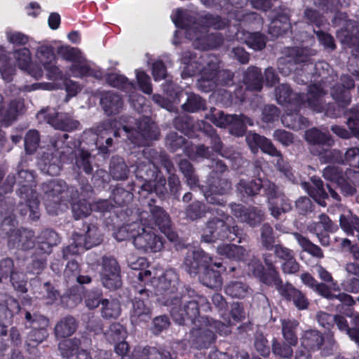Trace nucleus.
<instances>
[{
  "label": "nucleus",
  "mask_w": 359,
  "mask_h": 359,
  "mask_svg": "<svg viewBox=\"0 0 359 359\" xmlns=\"http://www.w3.org/2000/svg\"><path fill=\"white\" fill-rule=\"evenodd\" d=\"M181 62L184 65L182 78L201 74L197 87L203 92L208 93L218 86H231L233 83L234 74L227 69H220V61L215 55H204L198 57L196 53L186 50L182 53Z\"/></svg>",
  "instance_id": "obj_1"
},
{
  "label": "nucleus",
  "mask_w": 359,
  "mask_h": 359,
  "mask_svg": "<svg viewBox=\"0 0 359 359\" xmlns=\"http://www.w3.org/2000/svg\"><path fill=\"white\" fill-rule=\"evenodd\" d=\"M67 134L55 135L50 137L48 150L41 158L40 166L47 174L54 176L59 175L62 165L68 161L74 160V164L78 170H82L90 175L93 172L92 156L86 150L73 149L66 144Z\"/></svg>",
  "instance_id": "obj_2"
},
{
  "label": "nucleus",
  "mask_w": 359,
  "mask_h": 359,
  "mask_svg": "<svg viewBox=\"0 0 359 359\" xmlns=\"http://www.w3.org/2000/svg\"><path fill=\"white\" fill-rule=\"evenodd\" d=\"M326 81H320L311 84L309 86L306 97L302 93H294L287 84H282L276 88V98L278 104L284 106L286 109L291 107L301 109L306 104L309 107L317 112L325 111L326 115L335 117L336 113L331 111L330 105L325 101V96L327 95Z\"/></svg>",
  "instance_id": "obj_3"
},
{
  "label": "nucleus",
  "mask_w": 359,
  "mask_h": 359,
  "mask_svg": "<svg viewBox=\"0 0 359 359\" xmlns=\"http://www.w3.org/2000/svg\"><path fill=\"white\" fill-rule=\"evenodd\" d=\"M164 304L170 308L171 316L179 325H185L189 322L195 323L199 317L200 308L204 311L210 309V302L205 297L185 287L182 288L180 294L168 298Z\"/></svg>",
  "instance_id": "obj_4"
},
{
  "label": "nucleus",
  "mask_w": 359,
  "mask_h": 359,
  "mask_svg": "<svg viewBox=\"0 0 359 359\" xmlns=\"http://www.w3.org/2000/svg\"><path fill=\"white\" fill-rule=\"evenodd\" d=\"M44 204L50 215H57L67 208L69 201L79 196L77 189L62 180H53L41 186Z\"/></svg>",
  "instance_id": "obj_5"
},
{
  "label": "nucleus",
  "mask_w": 359,
  "mask_h": 359,
  "mask_svg": "<svg viewBox=\"0 0 359 359\" xmlns=\"http://www.w3.org/2000/svg\"><path fill=\"white\" fill-rule=\"evenodd\" d=\"M219 217L210 218L202 229L201 241L205 243H214L218 240L233 241L239 238L241 242V231L234 224L233 219L222 210H217Z\"/></svg>",
  "instance_id": "obj_6"
},
{
  "label": "nucleus",
  "mask_w": 359,
  "mask_h": 359,
  "mask_svg": "<svg viewBox=\"0 0 359 359\" xmlns=\"http://www.w3.org/2000/svg\"><path fill=\"white\" fill-rule=\"evenodd\" d=\"M138 280L148 284L150 283L156 289L158 295H162V302L175 294H180L177 292L179 276L173 269H168L165 272L161 269L152 268L151 269L140 271Z\"/></svg>",
  "instance_id": "obj_7"
},
{
  "label": "nucleus",
  "mask_w": 359,
  "mask_h": 359,
  "mask_svg": "<svg viewBox=\"0 0 359 359\" xmlns=\"http://www.w3.org/2000/svg\"><path fill=\"white\" fill-rule=\"evenodd\" d=\"M299 63H304V65L301 70L302 74L298 72L297 74L296 80L299 83H308L309 72H311L313 69L318 70L320 68L325 69L328 67V64L325 62H319L313 65V62H310L306 49L294 47L288 48L286 57L279 62V72L284 75H287L293 70V65Z\"/></svg>",
  "instance_id": "obj_8"
},
{
  "label": "nucleus",
  "mask_w": 359,
  "mask_h": 359,
  "mask_svg": "<svg viewBox=\"0 0 359 359\" xmlns=\"http://www.w3.org/2000/svg\"><path fill=\"white\" fill-rule=\"evenodd\" d=\"M172 21L176 27L186 29V37L190 40H194V46L197 48L202 50L212 49L220 46L222 43L220 34H210L202 36L195 23L191 26L189 25V23L192 22L191 18L180 9L177 11Z\"/></svg>",
  "instance_id": "obj_9"
},
{
  "label": "nucleus",
  "mask_w": 359,
  "mask_h": 359,
  "mask_svg": "<svg viewBox=\"0 0 359 359\" xmlns=\"http://www.w3.org/2000/svg\"><path fill=\"white\" fill-rule=\"evenodd\" d=\"M203 323L200 327L193 328L190 332L189 342L196 349L208 348L215 340V333L227 334L229 332V326L231 325L230 320H225V322L222 323L205 318Z\"/></svg>",
  "instance_id": "obj_10"
},
{
  "label": "nucleus",
  "mask_w": 359,
  "mask_h": 359,
  "mask_svg": "<svg viewBox=\"0 0 359 359\" xmlns=\"http://www.w3.org/2000/svg\"><path fill=\"white\" fill-rule=\"evenodd\" d=\"M246 142L251 151L256 153L260 149L264 153L277 158L276 167L285 177L292 182L296 181L289 163L284 161L282 154L273 145L272 142L256 133L249 132L246 135Z\"/></svg>",
  "instance_id": "obj_11"
},
{
  "label": "nucleus",
  "mask_w": 359,
  "mask_h": 359,
  "mask_svg": "<svg viewBox=\"0 0 359 359\" xmlns=\"http://www.w3.org/2000/svg\"><path fill=\"white\" fill-rule=\"evenodd\" d=\"M144 213H140L137 232L133 243L135 248L142 253H156L164 248L165 239L156 234L149 226L151 224L145 218Z\"/></svg>",
  "instance_id": "obj_12"
},
{
  "label": "nucleus",
  "mask_w": 359,
  "mask_h": 359,
  "mask_svg": "<svg viewBox=\"0 0 359 359\" xmlns=\"http://www.w3.org/2000/svg\"><path fill=\"white\" fill-rule=\"evenodd\" d=\"M305 138L309 144H312L311 148L312 154L318 156L325 163L336 160V156L339 151L331 149L334 140L330 135L313 128L306 132Z\"/></svg>",
  "instance_id": "obj_13"
},
{
  "label": "nucleus",
  "mask_w": 359,
  "mask_h": 359,
  "mask_svg": "<svg viewBox=\"0 0 359 359\" xmlns=\"http://www.w3.org/2000/svg\"><path fill=\"white\" fill-rule=\"evenodd\" d=\"M136 127L132 128L128 126H123L128 139L135 145L138 147L147 146L150 141L158 138L160 131L157 126L148 118L137 121Z\"/></svg>",
  "instance_id": "obj_14"
},
{
  "label": "nucleus",
  "mask_w": 359,
  "mask_h": 359,
  "mask_svg": "<svg viewBox=\"0 0 359 359\" xmlns=\"http://www.w3.org/2000/svg\"><path fill=\"white\" fill-rule=\"evenodd\" d=\"M232 189L231 181L223 176L209 175L207 186L201 190L210 204L224 206L226 201L221 196L229 194Z\"/></svg>",
  "instance_id": "obj_15"
},
{
  "label": "nucleus",
  "mask_w": 359,
  "mask_h": 359,
  "mask_svg": "<svg viewBox=\"0 0 359 359\" xmlns=\"http://www.w3.org/2000/svg\"><path fill=\"white\" fill-rule=\"evenodd\" d=\"M36 118L41 123H47L55 128L64 131L77 130L80 126V123L69 114L59 113L50 107L40 110L36 114Z\"/></svg>",
  "instance_id": "obj_16"
},
{
  "label": "nucleus",
  "mask_w": 359,
  "mask_h": 359,
  "mask_svg": "<svg viewBox=\"0 0 359 359\" xmlns=\"http://www.w3.org/2000/svg\"><path fill=\"white\" fill-rule=\"evenodd\" d=\"M101 280L104 287L116 290L121 286V268L117 260L111 255L102 258Z\"/></svg>",
  "instance_id": "obj_17"
},
{
  "label": "nucleus",
  "mask_w": 359,
  "mask_h": 359,
  "mask_svg": "<svg viewBox=\"0 0 359 359\" xmlns=\"http://www.w3.org/2000/svg\"><path fill=\"white\" fill-rule=\"evenodd\" d=\"M149 205L151 218L149 219L145 217V215H147V212H142L144 213V218L151 224L149 227L153 229L154 226H158L168 240L170 241H176L178 238V236L177 233L172 230L169 215L160 206L152 205L150 203Z\"/></svg>",
  "instance_id": "obj_18"
},
{
  "label": "nucleus",
  "mask_w": 359,
  "mask_h": 359,
  "mask_svg": "<svg viewBox=\"0 0 359 359\" xmlns=\"http://www.w3.org/2000/svg\"><path fill=\"white\" fill-rule=\"evenodd\" d=\"M135 290L138 296L133 299L130 318L133 323H138L151 318V311L149 305L150 292L142 286H135Z\"/></svg>",
  "instance_id": "obj_19"
},
{
  "label": "nucleus",
  "mask_w": 359,
  "mask_h": 359,
  "mask_svg": "<svg viewBox=\"0 0 359 359\" xmlns=\"http://www.w3.org/2000/svg\"><path fill=\"white\" fill-rule=\"evenodd\" d=\"M249 269L253 275L259 278L260 282L269 286H274L279 294L284 289L285 284H283L277 269H267L265 270L259 261L250 264Z\"/></svg>",
  "instance_id": "obj_20"
},
{
  "label": "nucleus",
  "mask_w": 359,
  "mask_h": 359,
  "mask_svg": "<svg viewBox=\"0 0 359 359\" xmlns=\"http://www.w3.org/2000/svg\"><path fill=\"white\" fill-rule=\"evenodd\" d=\"M212 263V257L201 249L187 252L183 268L190 276H196L201 269H205Z\"/></svg>",
  "instance_id": "obj_21"
},
{
  "label": "nucleus",
  "mask_w": 359,
  "mask_h": 359,
  "mask_svg": "<svg viewBox=\"0 0 359 359\" xmlns=\"http://www.w3.org/2000/svg\"><path fill=\"white\" fill-rule=\"evenodd\" d=\"M231 213L242 222H245L251 226L259 224L264 217V212L256 207L245 208L241 204H230Z\"/></svg>",
  "instance_id": "obj_22"
},
{
  "label": "nucleus",
  "mask_w": 359,
  "mask_h": 359,
  "mask_svg": "<svg viewBox=\"0 0 359 359\" xmlns=\"http://www.w3.org/2000/svg\"><path fill=\"white\" fill-rule=\"evenodd\" d=\"M20 197L25 201V209L21 208L20 213L24 215L29 212L32 220H38L40 217L39 201L38 194L31 187L22 184L18 190Z\"/></svg>",
  "instance_id": "obj_23"
},
{
  "label": "nucleus",
  "mask_w": 359,
  "mask_h": 359,
  "mask_svg": "<svg viewBox=\"0 0 359 359\" xmlns=\"http://www.w3.org/2000/svg\"><path fill=\"white\" fill-rule=\"evenodd\" d=\"M340 81V84H336L332 87L330 94L339 106L346 107L351 102L349 90L354 88L355 82L352 77L347 74L342 75Z\"/></svg>",
  "instance_id": "obj_24"
},
{
  "label": "nucleus",
  "mask_w": 359,
  "mask_h": 359,
  "mask_svg": "<svg viewBox=\"0 0 359 359\" xmlns=\"http://www.w3.org/2000/svg\"><path fill=\"white\" fill-rule=\"evenodd\" d=\"M142 155L144 159H139L137 163L135 170L136 177L139 179H142L144 182H149L156 180L161 172L157 166L156 158L144 155V151H142Z\"/></svg>",
  "instance_id": "obj_25"
},
{
  "label": "nucleus",
  "mask_w": 359,
  "mask_h": 359,
  "mask_svg": "<svg viewBox=\"0 0 359 359\" xmlns=\"http://www.w3.org/2000/svg\"><path fill=\"white\" fill-rule=\"evenodd\" d=\"M20 310V304L17 300L11 297L4 296L0 302V333L2 335L6 334L7 325L12 323L14 315Z\"/></svg>",
  "instance_id": "obj_26"
},
{
  "label": "nucleus",
  "mask_w": 359,
  "mask_h": 359,
  "mask_svg": "<svg viewBox=\"0 0 359 359\" xmlns=\"http://www.w3.org/2000/svg\"><path fill=\"white\" fill-rule=\"evenodd\" d=\"M96 144L98 149L103 154H107L111 151L110 147L113 144L112 136L119 137V130L112 128V123L104 122L96 128Z\"/></svg>",
  "instance_id": "obj_27"
},
{
  "label": "nucleus",
  "mask_w": 359,
  "mask_h": 359,
  "mask_svg": "<svg viewBox=\"0 0 359 359\" xmlns=\"http://www.w3.org/2000/svg\"><path fill=\"white\" fill-rule=\"evenodd\" d=\"M72 238L84 250H89L99 245L102 242L101 233L95 225H88L84 235L78 233H74Z\"/></svg>",
  "instance_id": "obj_28"
},
{
  "label": "nucleus",
  "mask_w": 359,
  "mask_h": 359,
  "mask_svg": "<svg viewBox=\"0 0 359 359\" xmlns=\"http://www.w3.org/2000/svg\"><path fill=\"white\" fill-rule=\"evenodd\" d=\"M280 295L285 300L292 302L299 310H306L309 306V300L304 293L291 283H286Z\"/></svg>",
  "instance_id": "obj_29"
},
{
  "label": "nucleus",
  "mask_w": 359,
  "mask_h": 359,
  "mask_svg": "<svg viewBox=\"0 0 359 359\" xmlns=\"http://www.w3.org/2000/svg\"><path fill=\"white\" fill-rule=\"evenodd\" d=\"M36 252L41 255H48L51 252L53 246L60 242L58 234L53 230L42 231L36 238Z\"/></svg>",
  "instance_id": "obj_30"
},
{
  "label": "nucleus",
  "mask_w": 359,
  "mask_h": 359,
  "mask_svg": "<svg viewBox=\"0 0 359 359\" xmlns=\"http://www.w3.org/2000/svg\"><path fill=\"white\" fill-rule=\"evenodd\" d=\"M167 192L166 180L163 176H159V175L156 180L142 184L138 191L140 196L144 198H147L152 193H155L160 198H163Z\"/></svg>",
  "instance_id": "obj_31"
},
{
  "label": "nucleus",
  "mask_w": 359,
  "mask_h": 359,
  "mask_svg": "<svg viewBox=\"0 0 359 359\" xmlns=\"http://www.w3.org/2000/svg\"><path fill=\"white\" fill-rule=\"evenodd\" d=\"M133 357L136 359H176L170 351L154 346H145L135 349Z\"/></svg>",
  "instance_id": "obj_32"
},
{
  "label": "nucleus",
  "mask_w": 359,
  "mask_h": 359,
  "mask_svg": "<svg viewBox=\"0 0 359 359\" xmlns=\"http://www.w3.org/2000/svg\"><path fill=\"white\" fill-rule=\"evenodd\" d=\"M25 109L24 101L22 99L12 100L4 111L0 114V123L8 126L14 121L18 115L23 113Z\"/></svg>",
  "instance_id": "obj_33"
},
{
  "label": "nucleus",
  "mask_w": 359,
  "mask_h": 359,
  "mask_svg": "<svg viewBox=\"0 0 359 359\" xmlns=\"http://www.w3.org/2000/svg\"><path fill=\"white\" fill-rule=\"evenodd\" d=\"M300 109H295L291 107L285 109V112L282 116L281 121L283 124L294 130H299L309 126L307 118L299 114Z\"/></svg>",
  "instance_id": "obj_34"
},
{
  "label": "nucleus",
  "mask_w": 359,
  "mask_h": 359,
  "mask_svg": "<svg viewBox=\"0 0 359 359\" xmlns=\"http://www.w3.org/2000/svg\"><path fill=\"white\" fill-rule=\"evenodd\" d=\"M78 322L71 316L62 318L56 323L54 334L56 338H66L72 336L77 330Z\"/></svg>",
  "instance_id": "obj_35"
},
{
  "label": "nucleus",
  "mask_w": 359,
  "mask_h": 359,
  "mask_svg": "<svg viewBox=\"0 0 359 359\" xmlns=\"http://www.w3.org/2000/svg\"><path fill=\"white\" fill-rule=\"evenodd\" d=\"M100 104L106 114L111 116L119 113L123 107V100L118 94L107 92L102 95Z\"/></svg>",
  "instance_id": "obj_36"
},
{
  "label": "nucleus",
  "mask_w": 359,
  "mask_h": 359,
  "mask_svg": "<svg viewBox=\"0 0 359 359\" xmlns=\"http://www.w3.org/2000/svg\"><path fill=\"white\" fill-rule=\"evenodd\" d=\"M217 251L219 255L236 261L245 260L249 256L248 250L235 244H222L217 247Z\"/></svg>",
  "instance_id": "obj_37"
},
{
  "label": "nucleus",
  "mask_w": 359,
  "mask_h": 359,
  "mask_svg": "<svg viewBox=\"0 0 359 359\" xmlns=\"http://www.w3.org/2000/svg\"><path fill=\"white\" fill-rule=\"evenodd\" d=\"M323 342V334L316 330H306L300 337V345L312 351L319 350Z\"/></svg>",
  "instance_id": "obj_38"
},
{
  "label": "nucleus",
  "mask_w": 359,
  "mask_h": 359,
  "mask_svg": "<svg viewBox=\"0 0 359 359\" xmlns=\"http://www.w3.org/2000/svg\"><path fill=\"white\" fill-rule=\"evenodd\" d=\"M224 292L232 298L244 299L252 295V290L243 281L233 280L225 286Z\"/></svg>",
  "instance_id": "obj_39"
},
{
  "label": "nucleus",
  "mask_w": 359,
  "mask_h": 359,
  "mask_svg": "<svg viewBox=\"0 0 359 359\" xmlns=\"http://www.w3.org/2000/svg\"><path fill=\"white\" fill-rule=\"evenodd\" d=\"M244 83L248 90H261L263 86V79L260 69L250 67L245 72Z\"/></svg>",
  "instance_id": "obj_40"
},
{
  "label": "nucleus",
  "mask_w": 359,
  "mask_h": 359,
  "mask_svg": "<svg viewBox=\"0 0 359 359\" xmlns=\"http://www.w3.org/2000/svg\"><path fill=\"white\" fill-rule=\"evenodd\" d=\"M281 327L282 335L285 341L291 345L297 346L299 322L296 320L284 319L281 320Z\"/></svg>",
  "instance_id": "obj_41"
},
{
  "label": "nucleus",
  "mask_w": 359,
  "mask_h": 359,
  "mask_svg": "<svg viewBox=\"0 0 359 359\" xmlns=\"http://www.w3.org/2000/svg\"><path fill=\"white\" fill-rule=\"evenodd\" d=\"M34 233L31 230L23 229L17 231L11 236V240L17 244L18 248L24 250L33 248L35 246L34 241Z\"/></svg>",
  "instance_id": "obj_42"
},
{
  "label": "nucleus",
  "mask_w": 359,
  "mask_h": 359,
  "mask_svg": "<svg viewBox=\"0 0 359 359\" xmlns=\"http://www.w3.org/2000/svg\"><path fill=\"white\" fill-rule=\"evenodd\" d=\"M109 173L113 179L123 180L128 177L129 169L121 157L113 156L110 161Z\"/></svg>",
  "instance_id": "obj_43"
},
{
  "label": "nucleus",
  "mask_w": 359,
  "mask_h": 359,
  "mask_svg": "<svg viewBox=\"0 0 359 359\" xmlns=\"http://www.w3.org/2000/svg\"><path fill=\"white\" fill-rule=\"evenodd\" d=\"M292 234L303 251L317 259L324 257L323 251L318 245L313 243L308 238L298 232H294Z\"/></svg>",
  "instance_id": "obj_44"
},
{
  "label": "nucleus",
  "mask_w": 359,
  "mask_h": 359,
  "mask_svg": "<svg viewBox=\"0 0 359 359\" xmlns=\"http://www.w3.org/2000/svg\"><path fill=\"white\" fill-rule=\"evenodd\" d=\"M237 191L243 196H252L259 194L262 189V180L256 179L250 181L241 180L236 184Z\"/></svg>",
  "instance_id": "obj_45"
},
{
  "label": "nucleus",
  "mask_w": 359,
  "mask_h": 359,
  "mask_svg": "<svg viewBox=\"0 0 359 359\" xmlns=\"http://www.w3.org/2000/svg\"><path fill=\"white\" fill-rule=\"evenodd\" d=\"M233 120L229 123L230 133L237 137L243 136L246 130V125L253 126V121L243 114H233Z\"/></svg>",
  "instance_id": "obj_46"
},
{
  "label": "nucleus",
  "mask_w": 359,
  "mask_h": 359,
  "mask_svg": "<svg viewBox=\"0 0 359 359\" xmlns=\"http://www.w3.org/2000/svg\"><path fill=\"white\" fill-rule=\"evenodd\" d=\"M200 281L210 288L217 289L222 285L221 274L219 271L210 268V265L204 269V272L200 276Z\"/></svg>",
  "instance_id": "obj_47"
},
{
  "label": "nucleus",
  "mask_w": 359,
  "mask_h": 359,
  "mask_svg": "<svg viewBox=\"0 0 359 359\" xmlns=\"http://www.w3.org/2000/svg\"><path fill=\"white\" fill-rule=\"evenodd\" d=\"M81 341L78 338L64 339L58 344V350L63 358H69L81 348Z\"/></svg>",
  "instance_id": "obj_48"
},
{
  "label": "nucleus",
  "mask_w": 359,
  "mask_h": 359,
  "mask_svg": "<svg viewBox=\"0 0 359 359\" xmlns=\"http://www.w3.org/2000/svg\"><path fill=\"white\" fill-rule=\"evenodd\" d=\"M291 209L290 201L282 192L273 201L270 202L269 210L271 215L276 218H278L282 212H288Z\"/></svg>",
  "instance_id": "obj_49"
},
{
  "label": "nucleus",
  "mask_w": 359,
  "mask_h": 359,
  "mask_svg": "<svg viewBox=\"0 0 359 359\" xmlns=\"http://www.w3.org/2000/svg\"><path fill=\"white\" fill-rule=\"evenodd\" d=\"M79 197L69 202L73 217L75 219H80L88 217L93 210V207L86 200H77Z\"/></svg>",
  "instance_id": "obj_50"
},
{
  "label": "nucleus",
  "mask_w": 359,
  "mask_h": 359,
  "mask_svg": "<svg viewBox=\"0 0 359 359\" xmlns=\"http://www.w3.org/2000/svg\"><path fill=\"white\" fill-rule=\"evenodd\" d=\"M341 228L348 236H353L356 233L359 240V217L350 214L348 215H341L339 218Z\"/></svg>",
  "instance_id": "obj_51"
},
{
  "label": "nucleus",
  "mask_w": 359,
  "mask_h": 359,
  "mask_svg": "<svg viewBox=\"0 0 359 359\" xmlns=\"http://www.w3.org/2000/svg\"><path fill=\"white\" fill-rule=\"evenodd\" d=\"M102 316L106 319L117 318L121 312L120 303L114 299L109 300L104 299L102 300Z\"/></svg>",
  "instance_id": "obj_52"
},
{
  "label": "nucleus",
  "mask_w": 359,
  "mask_h": 359,
  "mask_svg": "<svg viewBox=\"0 0 359 359\" xmlns=\"http://www.w3.org/2000/svg\"><path fill=\"white\" fill-rule=\"evenodd\" d=\"M233 114H226L223 111L212 108L205 118L210 120L213 124L219 128H225L233 120Z\"/></svg>",
  "instance_id": "obj_53"
},
{
  "label": "nucleus",
  "mask_w": 359,
  "mask_h": 359,
  "mask_svg": "<svg viewBox=\"0 0 359 359\" xmlns=\"http://www.w3.org/2000/svg\"><path fill=\"white\" fill-rule=\"evenodd\" d=\"M293 345L286 341H278L274 339L272 341L271 349L275 355L289 359L293 355Z\"/></svg>",
  "instance_id": "obj_54"
},
{
  "label": "nucleus",
  "mask_w": 359,
  "mask_h": 359,
  "mask_svg": "<svg viewBox=\"0 0 359 359\" xmlns=\"http://www.w3.org/2000/svg\"><path fill=\"white\" fill-rule=\"evenodd\" d=\"M144 154L152 158H156L157 165L161 164L169 174H171L174 170L173 163L166 154L162 152L158 153L156 150L150 148L144 149Z\"/></svg>",
  "instance_id": "obj_55"
},
{
  "label": "nucleus",
  "mask_w": 359,
  "mask_h": 359,
  "mask_svg": "<svg viewBox=\"0 0 359 359\" xmlns=\"http://www.w3.org/2000/svg\"><path fill=\"white\" fill-rule=\"evenodd\" d=\"M111 198L118 206L128 205L133 201V194L122 187H116L111 194Z\"/></svg>",
  "instance_id": "obj_56"
},
{
  "label": "nucleus",
  "mask_w": 359,
  "mask_h": 359,
  "mask_svg": "<svg viewBox=\"0 0 359 359\" xmlns=\"http://www.w3.org/2000/svg\"><path fill=\"white\" fill-rule=\"evenodd\" d=\"M210 211L208 207L199 201H195L190 204L185 210L187 217L191 220H195L205 216V214Z\"/></svg>",
  "instance_id": "obj_57"
},
{
  "label": "nucleus",
  "mask_w": 359,
  "mask_h": 359,
  "mask_svg": "<svg viewBox=\"0 0 359 359\" xmlns=\"http://www.w3.org/2000/svg\"><path fill=\"white\" fill-rule=\"evenodd\" d=\"M183 110L188 112H196L205 109V101L199 95L191 93L188 95L187 102L182 106Z\"/></svg>",
  "instance_id": "obj_58"
},
{
  "label": "nucleus",
  "mask_w": 359,
  "mask_h": 359,
  "mask_svg": "<svg viewBox=\"0 0 359 359\" xmlns=\"http://www.w3.org/2000/svg\"><path fill=\"white\" fill-rule=\"evenodd\" d=\"M138 224L139 222H133L122 226L114 233V238L118 241L129 238L133 240L137 231Z\"/></svg>",
  "instance_id": "obj_59"
},
{
  "label": "nucleus",
  "mask_w": 359,
  "mask_h": 359,
  "mask_svg": "<svg viewBox=\"0 0 359 359\" xmlns=\"http://www.w3.org/2000/svg\"><path fill=\"white\" fill-rule=\"evenodd\" d=\"M13 261L10 258H6L0 262V282L10 278V281L15 287V272L13 271Z\"/></svg>",
  "instance_id": "obj_60"
},
{
  "label": "nucleus",
  "mask_w": 359,
  "mask_h": 359,
  "mask_svg": "<svg viewBox=\"0 0 359 359\" xmlns=\"http://www.w3.org/2000/svg\"><path fill=\"white\" fill-rule=\"evenodd\" d=\"M107 82L114 88L131 90L133 88V84L123 75L116 73H112L107 75Z\"/></svg>",
  "instance_id": "obj_61"
},
{
  "label": "nucleus",
  "mask_w": 359,
  "mask_h": 359,
  "mask_svg": "<svg viewBox=\"0 0 359 359\" xmlns=\"http://www.w3.org/2000/svg\"><path fill=\"white\" fill-rule=\"evenodd\" d=\"M25 319L26 324H29V326L40 328H46L48 325V319L43 315L34 313H32L28 311H24Z\"/></svg>",
  "instance_id": "obj_62"
},
{
  "label": "nucleus",
  "mask_w": 359,
  "mask_h": 359,
  "mask_svg": "<svg viewBox=\"0 0 359 359\" xmlns=\"http://www.w3.org/2000/svg\"><path fill=\"white\" fill-rule=\"evenodd\" d=\"M40 142L39 133L36 130H29L25 137V149L27 154H33Z\"/></svg>",
  "instance_id": "obj_63"
},
{
  "label": "nucleus",
  "mask_w": 359,
  "mask_h": 359,
  "mask_svg": "<svg viewBox=\"0 0 359 359\" xmlns=\"http://www.w3.org/2000/svg\"><path fill=\"white\" fill-rule=\"evenodd\" d=\"M245 42L250 48L259 50L265 48L266 41L264 35L259 32H255L248 33Z\"/></svg>",
  "instance_id": "obj_64"
}]
</instances>
